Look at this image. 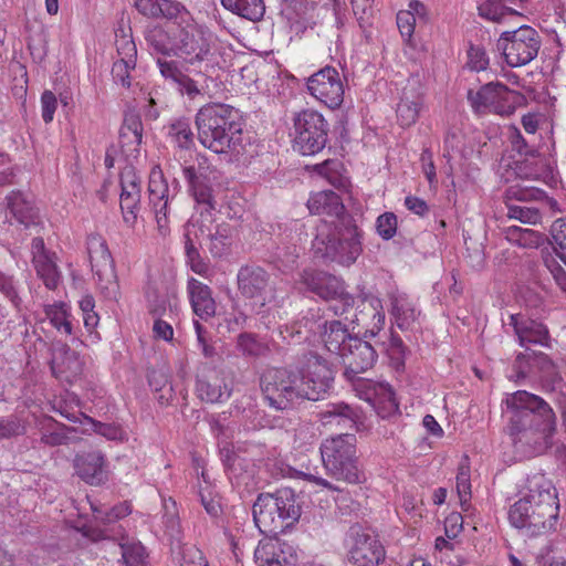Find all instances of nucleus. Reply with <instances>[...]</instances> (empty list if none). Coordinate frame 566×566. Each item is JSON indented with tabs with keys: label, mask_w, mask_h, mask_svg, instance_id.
Listing matches in <instances>:
<instances>
[{
	"label": "nucleus",
	"mask_w": 566,
	"mask_h": 566,
	"mask_svg": "<svg viewBox=\"0 0 566 566\" xmlns=\"http://www.w3.org/2000/svg\"><path fill=\"white\" fill-rule=\"evenodd\" d=\"M315 256L324 261L350 265L363 252L361 233L350 218L337 222L321 221L312 242Z\"/></svg>",
	"instance_id": "obj_4"
},
{
	"label": "nucleus",
	"mask_w": 566,
	"mask_h": 566,
	"mask_svg": "<svg viewBox=\"0 0 566 566\" xmlns=\"http://www.w3.org/2000/svg\"><path fill=\"white\" fill-rule=\"evenodd\" d=\"M45 317L40 323L49 322V324L61 336L69 337L74 334L72 313L70 306L64 302H54L43 307Z\"/></svg>",
	"instance_id": "obj_26"
},
{
	"label": "nucleus",
	"mask_w": 566,
	"mask_h": 566,
	"mask_svg": "<svg viewBox=\"0 0 566 566\" xmlns=\"http://www.w3.org/2000/svg\"><path fill=\"white\" fill-rule=\"evenodd\" d=\"M293 122L295 150L310 156L325 147L328 128L322 114L313 109H304L295 114Z\"/></svg>",
	"instance_id": "obj_10"
},
{
	"label": "nucleus",
	"mask_w": 566,
	"mask_h": 566,
	"mask_svg": "<svg viewBox=\"0 0 566 566\" xmlns=\"http://www.w3.org/2000/svg\"><path fill=\"white\" fill-rule=\"evenodd\" d=\"M469 61L468 65L473 71H484L489 65V59L486 53L481 48H471L469 50Z\"/></svg>",
	"instance_id": "obj_63"
},
{
	"label": "nucleus",
	"mask_w": 566,
	"mask_h": 566,
	"mask_svg": "<svg viewBox=\"0 0 566 566\" xmlns=\"http://www.w3.org/2000/svg\"><path fill=\"white\" fill-rule=\"evenodd\" d=\"M136 67V60L132 62L128 60L117 59L112 67V76L114 81L123 87L129 88L132 85L130 72Z\"/></svg>",
	"instance_id": "obj_47"
},
{
	"label": "nucleus",
	"mask_w": 566,
	"mask_h": 566,
	"mask_svg": "<svg viewBox=\"0 0 566 566\" xmlns=\"http://www.w3.org/2000/svg\"><path fill=\"white\" fill-rule=\"evenodd\" d=\"M507 219L516 220L523 224L535 226L541 222L542 214L536 207L533 206H521V205H507Z\"/></svg>",
	"instance_id": "obj_41"
},
{
	"label": "nucleus",
	"mask_w": 566,
	"mask_h": 566,
	"mask_svg": "<svg viewBox=\"0 0 566 566\" xmlns=\"http://www.w3.org/2000/svg\"><path fill=\"white\" fill-rule=\"evenodd\" d=\"M365 308L368 306L371 311V318L374 321V328L380 331L385 324V313L382 311L381 301L378 297L370 296L364 300Z\"/></svg>",
	"instance_id": "obj_61"
},
{
	"label": "nucleus",
	"mask_w": 566,
	"mask_h": 566,
	"mask_svg": "<svg viewBox=\"0 0 566 566\" xmlns=\"http://www.w3.org/2000/svg\"><path fill=\"white\" fill-rule=\"evenodd\" d=\"M238 291L235 293L230 292V297L234 308H239L241 302L245 304L248 293V268L242 266L237 276Z\"/></svg>",
	"instance_id": "obj_53"
},
{
	"label": "nucleus",
	"mask_w": 566,
	"mask_h": 566,
	"mask_svg": "<svg viewBox=\"0 0 566 566\" xmlns=\"http://www.w3.org/2000/svg\"><path fill=\"white\" fill-rule=\"evenodd\" d=\"M32 264L38 277L46 289L55 290L60 283L61 273L56 264V254L45 248L44 240L35 237L31 242Z\"/></svg>",
	"instance_id": "obj_20"
},
{
	"label": "nucleus",
	"mask_w": 566,
	"mask_h": 566,
	"mask_svg": "<svg viewBox=\"0 0 566 566\" xmlns=\"http://www.w3.org/2000/svg\"><path fill=\"white\" fill-rule=\"evenodd\" d=\"M303 379L307 389H326L334 380V371L325 360L314 357L308 361Z\"/></svg>",
	"instance_id": "obj_31"
},
{
	"label": "nucleus",
	"mask_w": 566,
	"mask_h": 566,
	"mask_svg": "<svg viewBox=\"0 0 566 566\" xmlns=\"http://www.w3.org/2000/svg\"><path fill=\"white\" fill-rule=\"evenodd\" d=\"M73 432H76L75 428L65 424H57L56 430L42 433L41 442L49 447L67 444L73 441V439L70 437V434Z\"/></svg>",
	"instance_id": "obj_46"
},
{
	"label": "nucleus",
	"mask_w": 566,
	"mask_h": 566,
	"mask_svg": "<svg viewBox=\"0 0 566 566\" xmlns=\"http://www.w3.org/2000/svg\"><path fill=\"white\" fill-rule=\"evenodd\" d=\"M148 195L157 232L160 237L166 238L170 234V197L168 182L159 165H155L150 170Z\"/></svg>",
	"instance_id": "obj_15"
},
{
	"label": "nucleus",
	"mask_w": 566,
	"mask_h": 566,
	"mask_svg": "<svg viewBox=\"0 0 566 566\" xmlns=\"http://www.w3.org/2000/svg\"><path fill=\"white\" fill-rule=\"evenodd\" d=\"M307 88L316 99L329 108L338 107L344 99V85L336 69L326 66L307 81Z\"/></svg>",
	"instance_id": "obj_16"
},
{
	"label": "nucleus",
	"mask_w": 566,
	"mask_h": 566,
	"mask_svg": "<svg viewBox=\"0 0 566 566\" xmlns=\"http://www.w3.org/2000/svg\"><path fill=\"white\" fill-rule=\"evenodd\" d=\"M78 305L82 312L84 326L88 332H93L99 323V315L95 312L94 297L90 294L84 295L78 302Z\"/></svg>",
	"instance_id": "obj_48"
},
{
	"label": "nucleus",
	"mask_w": 566,
	"mask_h": 566,
	"mask_svg": "<svg viewBox=\"0 0 566 566\" xmlns=\"http://www.w3.org/2000/svg\"><path fill=\"white\" fill-rule=\"evenodd\" d=\"M221 457L224 465L231 471L237 479V483H240V479L243 478L245 472V459L239 453L229 448L221 449Z\"/></svg>",
	"instance_id": "obj_45"
},
{
	"label": "nucleus",
	"mask_w": 566,
	"mask_h": 566,
	"mask_svg": "<svg viewBox=\"0 0 566 566\" xmlns=\"http://www.w3.org/2000/svg\"><path fill=\"white\" fill-rule=\"evenodd\" d=\"M87 253L98 291L106 300L117 301L120 286L106 240L99 234L88 235Z\"/></svg>",
	"instance_id": "obj_8"
},
{
	"label": "nucleus",
	"mask_w": 566,
	"mask_h": 566,
	"mask_svg": "<svg viewBox=\"0 0 566 566\" xmlns=\"http://www.w3.org/2000/svg\"><path fill=\"white\" fill-rule=\"evenodd\" d=\"M119 207L124 222L133 227L140 209L142 186L140 178L133 168H125L120 172Z\"/></svg>",
	"instance_id": "obj_19"
},
{
	"label": "nucleus",
	"mask_w": 566,
	"mask_h": 566,
	"mask_svg": "<svg viewBox=\"0 0 566 566\" xmlns=\"http://www.w3.org/2000/svg\"><path fill=\"white\" fill-rule=\"evenodd\" d=\"M187 293L193 313L201 319H209L216 314L217 304L211 289L195 277L187 281Z\"/></svg>",
	"instance_id": "obj_24"
},
{
	"label": "nucleus",
	"mask_w": 566,
	"mask_h": 566,
	"mask_svg": "<svg viewBox=\"0 0 566 566\" xmlns=\"http://www.w3.org/2000/svg\"><path fill=\"white\" fill-rule=\"evenodd\" d=\"M50 367L56 379L74 385L75 379L82 374L83 361L67 344L57 340L51 346Z\"/></svg>",
	"instance_id": "obj_17"
},
{
	"label": "nucleus",
	"mask_w": 566,
	"mask_h": 566,
	"mask_svg": "<svg viewBox=\"0 0 566 566\" xmlns=\"http://www.w3.org/2000/svg\"><path fill=\"white\" fill-rule=\"evenodd\" d=\"M85 419L92 424L94 432L105 437L108 440H116L122 437L120 428L114 423H103L92 419L91 417H85Z\"/></svg>",
	"instance_id": "obj_57"
},
{
	"label": "nucleus",
	"mask_w": 566,
	"mask_h": 566,
	"mask_svg": "<svg viewBox=\"0 0 566 566\" xmlns=\"http://www.w3.org/2000/svg\"><path fill=\"white\" fill-rule=\"evenodd\" d=\"M502 233L509 242L526 249H536L545 241L543 233L516 224L503 227Z\"/></svg>",
	"instance_id": "obj_34"
},
{
	"label": "nucleus",
	"mask_w": 566,
	"mask_h": 566,
	"mask_svg": "<svg viewBox=\"0 0 566 566\" xmlns=\"http://www.w3.org/2000/svg\"><path fill=\"white\" fill-rule=\"evenodd\" d=\"M340 168L342 164L333 159L314 166V170L336 188H343L347 182L340 174Z\"/></svg>",
	"instance_id": "obj_42"
},
{
	"label": "nucleus",
	"mask_w": 566,
	"mask_h": 566,
	"mask_svg": "<svg viewBox=\"0 0 566 566\" xmlns=\"http://www.w3.org/2000/svg\"><path fill=\"white\" fill-rule=\"evenodd\" d=\"M358 397L365 400L381 418L390 417L399 408L395 391H358Z\"/></svg>",
	"instance_id": "obj_33"
},
{
	"label": "nucleus",
	"mask_w": 566,
	"mask_h": 566,
	"mask_svg": "<svg viewBox=\"0 0 566 566\" xmlns=\"http://www.w3.org/2000/svg\"><path fill=\"white\" fill-rule=\"evenodd\" d=\"M542 195H543V192L538 188H535V187L521 188L518 186H511L506 190V196L509 199L514 198L518 201H527V200L538 199L542 197Z\"/></svg>",
	"instance_id": "obj_60"
},
{
	"label": "nucleus",
	"mask_w": 566,
	"mask_h": 566,
	"mask_svg": "<svg viewBox=\"0 0 566 566\" xmlns=\"http://www.w3.org/2000/svg\"><path fill=\"white\" fill-rule=\"evenodd\" d=\"M509 140L513 150L517 151L520 155H531L532 153H536L535 149L531 148L523 137L520 129L515 126H511L509 128Z\"/></svg>",
	"instance_id": "obj_59"
},
{
	"label": "nucleus",
	"mask_w": 566,
	"mask_h": 566,
	"mask_svg": "<svg viewBox=\"0 0 566 566\" xmlns=\"http://www.w3.org/2000/svg\"><path fill=\"white\" fill-rule=\"evenodd\" d=\"M150 45L164 55H179L189 62L202 61L210 46L203 32L190 20L180 27L169 25L168 29H154L148 35Z\"/></svg>",
	"instance_id": "obj_5"
},
{
	"label": "nucleus",
	"mask_w": 566,
	"mask_h": 566,
	"mask_svg": "<svg viewBox=\"0 0 566 566\" xmlns=\"http://www.w3.org/2000/svg\"><path fill=\"white\" fill-rule=\"evenodd\" d=\"M286 374L285 369L272 368L266 370L261 376V389H293L291 385L284 381Z\"/></svg>",
	"instance_id": "obj_49"
},
{
	"label": "nucleus",
	"mask_w": 566,
	"mask_h": 566,
	"mask_svg": "<svg viewBox=\"0 0 566 566\" xmlns=\"http://www.w3.org/2000/svg\"><path fill=\"white\" fill-rule=\"evenodd\" d=\"M157 65L161 75L165 78H169L175 83L179 84L186 74L179 69L178 63L176 61H168L166 59L159 57L157 60Z\"/></svg>",
	"instance_id": "obj_56"
},
{
	"label": "nucleus",
	"mask_w": 566,
	"mask_h": 566,
	"mask_svg": "<svg viewBox=\"0 0 566 566\" xmlns=\"http://www.w3.org/2000/svg\"><path fill=\"white\" fill-rule=\"evenodd\" d=\"M496 48L511 67H518L528 64L537 56L541 38L535 29L523 25L514 31L503 32L496 42Z\"/></svg>",
	"instance_id": "obj_9"
},
{
	"label": "nucleus",
	"mask_w": 566,
	"mask_h": 566,
	"mask_svg": "<svg viewBox=\"0 0 566 566\" xmlns=\"http://www.w3.org/2000/svg\"><path fill=\"white\" fill-rule=\"evenodd\" d=\"M423 87L418 76H410L401 90L396 114L401 127L413 125L423 108Z\"/></svg>",
	"instance_id": "obj_18"
},
{
	"label": "nucleus",
	"mask_w": 566,
	"mask_h": 566,
	"mask_svg": "<svg viewBox=\"0 0 566 566\" xmlns=\"http://www.w3.org/2000/svg\"><path fill=\"white\" fill-rule=\"evenodd\" d=\"M387 354L395 365L396 369H399L403 366L405 357H406V347L400 337L391 335Z\"/></svg>",
	"instance_id": "obj_52"
},
{
	"label": "nucleus",
	"mask_w": 566,
	"mask_h": 566,
	"mask_svg": "<svg viewBox=\"0 0 566 566\" xmlns=\"http://www.w3.org/2000/svg\"><path fill=\"white\" fill-rule=\"evenodd\" d=\"M417 20L412 11H399L397 14V27L400 34L409 40L415 31Z\"/></svg>",
	"instance_id": "obj_58"
},
{
	"label": "nucleus",
	"mask_w": 566,
	"mask_h": 566,
	"mask_svg": "<svg viewBox=\"0 0 566 566\" xmlns=\"http://www.w3.org/2000/svg\"><path fill=\"white\" fill-rule=\"evenodd\" d=\"M134 6L140 14L151 19H158L161 12V0H135Z\"/></svg>",
	"instance_id": "obj_62"
},
{
	"label": "nucleus",
	"mask_w": 566,
	"mask_h": 566,
	"mask_svg": "<svg viewBox=\"0 0 566 566\" xmlns=\"http://www.w3.org/2000/svg\"><path fill=\"white\" fill-rule=\"evenodd\" d=\"M303 282L310 291L319 297L335 302L331 305V310L336 315L344 314L354 304V298L344 291L343 283L334 275L325 272L305 271Z\"/></svg>",
	"instance_id": "obj_14"
},
{
	"label": "nucleus",
	"mask_w": 566,
	"mask_h": 566,
	"mask_svg": "<svg viewBox=\"0 0 566 566\" xmlns=\"http://www.w3.org/2000/svg\"><path fill=\"white\" fill-rule=\"evenodd\" d=\"M525 156L526 158L517 161L515 167L516 175L521 179L541 180L549 176L546 159L537 151Z\"/></svg>",
	"instance_id": "obj_35"
},
{
	"label": "nucleus",
	"mask_w": 566,
	"mask_h": 566,
	"mask_svg": "<svg viewBox=\"0 0 566 566\" xmlns=\"http://www.w3.org/2000/svg\"><path fill=\"white\" fill-rule=\"evenodd\" d=\"M457 492L461 507L464 511L468 510L471 499L470 463L468 457H463L458 468Z\"/></svg>",
	"instance_id": "obj_38"
},
{
	"label": "nucleus",
	"mask_w": 566,
	"mask_h": 566,
	"mask_svg": "<svg viewBox=\"0 0 566 566\" xmlns=\"http://www.w3.org/2000/svg\"><path fill=\"white\" fill-rule=\"evenodd\" d=\"M122 557L126 566H144L146 558L145 547L139 543L120 544Z\"/></svg>",
	"instance_id": "obj_44"
},
{
	"label": "nucleus",
	"mask_w": 566,
	"mask_h": 566,
	"mask_svg": "<svg viewBox=\"0 0 566 566\" xmlns=\"http://www.w3.org/2000/svg\"><path fill=\"white\" fill-rule=\"evenodd\" d=\"M159 18L166 19L167 22L158 29H168L171 24L180 27L190 23V20H192L190 12L178 1L161 0Z\"/></svg>",
	"instance_id": "obj_36"
},
{
	"label": "nucleus",
	"mask_w": 566,
	"mask_h": 566,
	"mask_svg": "<svg viewBox=\"0 0 566 566\" xmlns=\"http://www.w3.org/2000/svg\"><path fill=\"white\" fill-rule=\"evenodd\" d=\"M511 325L521 346L528 344L549 346V333L544 324L522 315H512Z\"/></svg>",
	"instance_id": "obj_23"
},
{
	"label": "nucleus",
	"mask_w": 566,
	"mask_h": 566,
	"mask_svg": "<svg viewBox=\"0 0 566 566\" xmlns=\"http://www.w3.org/2000/svg\"><path fill=\"white\" fill-rule=\"evenodd\" d=\"M274 395H265L264 399L269 401V405L276 410H285L292 407V399L294 397L301 399H307L316 401L319 397V391H305L302 395L301 391H273Z\"/></svg>",
	"instance_id": "obj_37"
},
{
	"label": "nucleus",
	"mask_w": 566,
	"mask_h": 566,
	"mask_svg": "<svg viewBox=\"0 0 566 566\" xmlns=\"http://www.w3.org/2000/svg\"><path fill=\"white\" fill-rule=\"evenodd\" d=\"M345 365V377L352 382L355 389H374L370 381H365L358 374L369 369L377 357L376 350L368 343L359 337L349 339L347 347L339 356Z\"/></svg>",
	"instance_id": "obj_13"
},
{
	"label": "nucleus",
	"mask_w": 566,
	"mask_h": 566,
	"mask_svg": "<svg viewBox=\"0 0 566 566\" xmlns=\"http://www.w3.org/2000/svg\"><path fill=\"white\" fill-rule=\"evenodd\" d=\"M528 493L515 502L509 512L510 523L537 535L554 528L557 522V495L552 481L536 473L527 480Z\"/></svg>",
	"instance_id": "obj_2"
},
{
	"label": "nucleus",
	"mask_w": 566,
	"mask_h": 566,
	"mask_svg": "<svg viewBox=\"0 0 566 566\" xmlns=\"http://www.w3.org/2000/svg\"><path fill=\"white\" fill-rule=\"evenodd\" d=\"M524 0H482L478 7L480 17L500 22L506 15L517 14Z\"/></svg>",
	"instance_id": "obj_30"
},
{
	"label": "nucleus",
	"mask_w": 566,
	"mask_h": 566,
	"mask_svg": "<svg viewBox=\"0 0 566 566\" xmlns=\"http://www.w3.org/2000/svg\"><path fill=\"white\" fill-rule=\"evenodd\" d=\"M169 136L178 147L188 149L193 145V133L189 119L179 118L169 126Z\"/></svg>",
	"instance_id": "obj_39"
},
{
	"label": "nucleus",
	"mask_w": 566,
	"mask_h": 566,
	"mask_svg": "<svg viewBox=\"0 0 566 566\" xmlns=\"http://www.w3.org/2000/svg\"><path fill=\"white\" fill-rule=\"evenodd\" d=\"M319 451L323 465L329 476L350 484L361 481L354 434L344 433L325 439Z\"/></svg>",
	"instance_id": "obj_7"
},
{
	"label": "nucleus",
	"mask_w": 566,
	"mask_h": 566,
	"mask_svg": "<svg viewBox=\"0 0 566 566\" xmlns=\"http://www.w3.org/2000/svg\"><path fill=\"white\" fill-rule=\"evenodd\" d=\"M91 506L94 512L95 520L105 526L114 524L118 520L124 518L132 513V506L127 501L118 503L107 511L98 509L93 504Z\"/></svg>",
	"instance_id": "obj_40"
},
{
	"label": "nucleus",
	"mask_w": 566,
	"mask_h": 566,
	"mask_svg": "<svg viewBox=\"0 0 566 566\" xmlns=\"http://www.w3.org/2000/svg\"><path fill=\"white\" fill-rule=\"evenodd\" d=\"M115 45L119 60H137L136 44L130 34L126 33L124 29L116 31Z\"/></svg>",
	"instance_id": "obj_43"
},
{
	"label": "nucleus",
	"mask_w": 566,
	"mask_h": 566,
	"mask_svg": "<svg viewBox=\"0 0 566 566\" xmlns=\"http://www.w3.org/2000/svg\"><path fill=\"white\" fill-rule=\"evenodd\" d=\"M208 171L209 167H203L202 164L199 163L198 169L195 166L185 167L184 176L190 186L196 201L213 208L212 189L203 181L207 178Z\"/></svg>",
	"instance_id": "obj_27"
},
{
	"label": "nucleus",
	"mask_w": 566,
	"mask_h": 566,
	"mask_svg": "<svg viewBox=\"0 0 566 566\" xmlns=\"http://www.w3.org/2000/svg\"><path fill=\"white\" fill-rule=\"evenodd\" d=\"M355 337V335L348 332L346 325L339 321L326 322L322 334L326 349L337 356L342 355L349 339H354Z\"/></svg>",
	"instance_id": "obj_29"
},
{
	"label": "nucleus",
	"mask_w": 566,
	"mask_h": 566,
	"mask_svg": "<svg viewBox=\"0 0 566 566\" xmlns=\"http://www.w3.org/2000/svg\"><path fill=\"white\" fill-rule=\"evenodd\" d=\"M551 232L556 253L566 262V219H557L554 221Z\"/></svg>",
	"instance_id": "obj_50"
},
{
	"label": "nucleus",
	"mask_w": 566,
	"mask_h": 566,
	"mask_svg": "<svg viewBox=\"0 0 566 566\" xmlns=\"http://www.w3.org/2000/svg\"><path fill=\"white\" fill-rule=\"evenodd\" d=\"M57 107V98L52 91H44L41 95L42 119L49 124L53 120Z\"/></svg>",
	"instance_id": "obj_55"
},
{
	"label": "nucleus",
	"mask_w": 566,
	"mask_h": 566,
	"mask_svg": "<svg viewBox=\"0 0 566 566\" xmlns=\"http://www.w3.org/2000/svg\"><path fill=\"white\" fill-rule=\"evenodd\" d=\"M291 548L281 543L275 535H269L259 542L254 549V563L256 566H289L290 562L284 548Z\"/></svg>",
	"instance_id": "obj_25"
},
{
	"label": "nucleus",
	"mask_w": 566,
	"mask_h": 566,
	"mask_svg": "<svg viewBox=\"0 0 566 566\" xmlns=\"http://www.w3.org/2000/svg\"><path fill=\"white\" fill-rule=\"evenodd\" d=\"M397 231V217L392 212H385L377 218V232L385 239H391Z\"/></svg>",
	"instance_id": "obj_51"
},
{
	"label": "nucleus",
	"mask_w": 566,
	"mask_h": 566,
	"mask_svg": "<svg viewBox=\"0 0 566 566\" xmlns=\"http://www.w3.org/2000/svg\"><path fill=\"white\" fill-rule=\"evenodd\" d=\"M143 136L136 135L135 133L119 130V144L120 147L129 153H138L139 146L142 145Z\"/></svg>",
	"instance_id": "obj_64"
},
{
	"label": "nucleus",
	"mask_w": 566,
	"mask_h": 566,
	"mask_svg": "<svg viewBox=\"0 0 566 566\" xmlns=\"http://www.w3.org/2000/svg\"><path fill=\"white\" fill-rule=\"evenodd\" d=\"M200 144L216 154L228 148L239 151L243 117L239 109L223 103H208L196 115Z\"/></svg>",
	"instance_id": "obj_3"
},
{
	"label": "nucleus",
	"mask_w": 566,
	"mask_h": 566,
	"mask_svg": "<svg viewBox=\"0 0 566 566\" xmlns=\"http://www.w3.org/2000/svg\"><path fill=\"white\" fill-rule=\"evenodd\" d=\"M530 370V357L525 354H518L512 366V373L507 376L515 385H521V381L527 376Z\"/></svg>",
	"instance_id": "obj_54"
},
{
	"label": "nucleus",
	"mask_w": 566,
	"mask_h": 566,
	"mask_svg": "<svg viewBox=\"0 0 566 566\" xmlns=\"http://www.w3.org/2000/svg\"><path fill=\"white\" fill-rule=\"evenodd\" d=\"M390 314L401 331L412 329L418 317L415 304L405 295L390 297Z\"/></svg>",
	"instance_id": "obj_32"
},
{
	"label": "nucleus",
	"mask_w": 566,
	"mask_h": 566,
	"mask_svg": "<svg viewBox=\"0 0 566 566\" xmlns=\"http://www.w3.org/2000/svg\"><path fill=\"white\" fill-rule=\"evenodd\" d=\"M515 449L526 457L543 453L555 431L553 409L530 391H513L504 400Z\"/></svg>",
	"instance_id": "obj_1"
},
{
	"label": "nucleus",
	"mask_w": 566,
	"mask_h": 566,
	"mask_svg": "<svg viewBox=\"0 0 566 566\" xmlns=\"http://www.w3.org/2000/svg\"><path fill=\"white\" fill-rule=\"evenodd\" d=\"M6 207L11 219L24 229L42 228L40 211L22 191L12 190L6 196Z\"/></svg>",
	"instance_id": "obj_22"
},
{
	"label": "nucleus",
	"mask_w": 566,
	"mask_h": 566,
	"mask_svg": "<svg viewBox=\"0 0 566 566\" xmlns=\"http://www.w3.org/2000/svg\"><path fill=\"white\" fill-rule=\"evenodd\" d=\"M253 521L259 531L276 535L301 517V506L292 490L283 489L276 494H261L253 504Z\"/></svg>",
	"instance_id": "obj_6"
},
{
	"label": "nucleus",
	"mask_w": 566,
	"mask_h": 566,
	"mask_svg": "<svg viewBox=\"0 0 566 566\" xmlns=\"http://www.w3.org/2000/svg\"><path fill=\"white\" fill-rule=\"evenodd\" d=\"M517 92L502 83H488L478 91H468V101L475 113H494L501 116L512 115L518 103Z\"/></svg>",
	"instance_id": "obj_12"
},
{
	"label": "nucleus",
	"mask_w": 566,
	"mask_h": 566,
	"mask_svg": "<svg viewBox=\"0 0 566 566\" xmlns=\"http://www.w3.org/2000/svg\"><path fill=\"white\" fill-rule=\"evenodd\" d=\"M307 208L313 214H325L337 218L344 213L345 207L339 196L332 190H323L313 193L307 200Z\"/></svg>",
	"instance_id": "obj_28"
},
{
	"label": "nucleus",
	"mask_w": 566,
	"mask_h": 566,
	"mask_svg": "<svg viewBox=\"0 0 566 566\" xmlns=\"http://www.w3.org/2000/svg\"><path fill=\"white\" fill-rule=\"evenodd\" d=\"M73 468L76 475L90 485H99L107 480L106 458L98 450L76 453Z\"/></svg>",
	"instance_id": "obj_21"
},
{
	"label": "nucleus",
	"mask_w": 566,
	"mask_h": 566,
	"mask_svg": "<svg viewBox=\"0 0 566 566\" xmlns=\"http://www.w3.org/2000/svg\"><path fill=\"white\" fill-rule=\"evenodd\" d=\"M347 558L354 566H378L385 560L386 551L371 530L359 524L352 525L346 533Z\"/></svg>",
	"instance_id": "obj_11"
}]
</instances>
